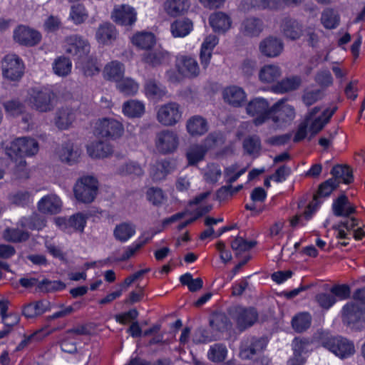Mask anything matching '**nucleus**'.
Masks as SVG:
<instances>
[{"label": "nucleus", "mask_w": 365, "mask_h": 365, "mask_svg": "<svg viewBox=\"0 0 365 365\" xmlns=\"http://www.w3.org/2000/svg\"><path fill=\"white\" fill-rule=\"evenodd\" d=\"M28 103L33 110L38 113H48L56 106L57 97L49 89L34 88L29 91Z\"/></svg>", "instance_id": "1"}, {"label": "nucleus", "mask_w": 365, "mask_h": 365, "mask_svg": "<svg viewBox=\"0 0 365 365\" xmlns=\"http://www.w3.org/2000/svg\"><path fill=\"white\" fill-rule=\"evenodd\" d=\"M39 149L38 143L30 137H22L15 139L11 142L7 153L11 158L19 157L18 168L20 171L26 166V161L22 159L24 156H33L36 155ZM19 172V170H17Z\"/></svg>", "instance_id": "2"}, {"label": "nucleus", "mask_w": 365, "mask_h": 365, "mask_svg": "<svg viewBox=\"0 0 365 365\" xmlns=\"http://www.w3.org/2000/svg\"><path fill=\"white\" fill-rule=\"evenodd\" d=\"M98 182L93 176H83L78 180L73 187L76 198L83 203H91L98 192Z\"/></svg>", "instance_id": "3"}, {"label": "nucleus", "mask_w": 365, "mask_h": 365, "mask_svg": "<svg viewBox=\"0 0 365 365\" xmlns=\"http://www.w3.org/2000/svg\"><path fill=\"white\" fill-rule=\"evenodd\" d=\"M342 321L351 329L365 328V306L357 302H349L342 309Z\"/></svg>", "instance_id": "4"}, {"label": "nucleus", "mask_w": 365, "mask_h": 365, "mask_svg": "<svg viewBox=\"0 0 365 365\" xmlns=\"http://www.w3.org/2000/svg\"><path fill=\"white\" fill-rule=\"evenodd\" d=\"M229 314L236 323V327L240 331L253 326L258 320V312L254 307L234 306L229 308Z\"/></svg>", "instance_id": "5"}, {"label": "nucleus", "mask_w": 365, "mask_h": 365, "mask_svg": "<svg viewBox=\"0 0 365 365\" xmlns=\"http://www.w3.org/2000/svg\"><path fill=\"white\" fill-rule=\"evenodd\" d=\"M286 102L287 100L283 98L278 101L271 107L269 119L278 128L289 123L295 117L294 107Z\"/></svg>", "instance_id": "6"}, {"label": "nucleus", "mask_w": 365, "mask_h": 365, "mask_svg": "<svg viewBox=\"0 0 365 365\" xmlns=\"http://www.w3.org/2000/svg\"><path fill=\"white\" fill-rule=\"evenodd\" d=\"M64 48L67 54L72 56L78 61L87 59L90 51L88 42L77 35L66 37Z\"/></svg>", "instance_id": "7"}, {"label": "nucleus", "mask_w": 365, "mask_h": 365, "mask_svg": "<svg viewBox=\"0 0 365 365\" xmlns=\"http://www.w3.org/2000/svg\"><path fill=\"white\" fill-rule=\"evenodd\" d=\"M246 110L248 115L254 117L253 123L258 126L269 119L271 107L266 99L256 98L247 103Z\"/></svg>", "instance_id": "8"}, {"label": "nucleus", "mask_w": 365, "mask_h": 365, "mask_svg": "<svg viewBox=\"0 0 365 365\" xmlns=\"http://www.w3.org/2000/svg\"><path fill=\"white\" fill-rule=\"evenodd\" d=\"M157 120L164 126H173L182 118L180 106L175 102H169L160 106L156 114Z\"/></svg>", "instance_id": "9"}, {"label": "nucleus", "mask_w": 365, "mask_h": 365, "mask_svg": "<svg viewBox=\"0 0 365 365\" xmlns=\"http://www.w3.org/2000/svg\"><path fill=\"white\" fill-rule=\"evenodd\" d=\"M179 138L176 132L163 130L156 134L155 145L158 153L166 155L173 153L178 146Z\"/></svg>", "instance_id": "10"}, {"label": "nucleus", "mask_w": 365, "mask_h": 365, "mask_svg": "<svg viewBox=\"0 0 365 365\" xmlns=\"http://www.w3.org/2000/svg\"><path fill=\"white\" fill-rule=\"evenodd\" d=\"M2 71L4 77L11 81H19L24 73L22 60L16 54H7L2 61Z\"/></svg>", "instance_id": "11"}, {"label": "nucleus", "mask_w": 365, "mask_h": 365, "mask_svg": "<svg viewBox=\"0 0 365 365\" xmlns=\"http://www.w3.org/2000/svg\"><path fill=\"white\" fill-rule=\"evenodd\" d=\"M323 345L341 359L347 358L355 352L353 342L341 336L329 338L323 342Z\"/></svg>", "instance_id": "12"}, {"label": "nucleus", "mask_w": 365, "mask_h": 365, "mask_svg": "<svg viewBox=\"0 0 365 365\" xmlns=\"http://www.w3.org/2000/svg\"><path fill=\"white\" fill-rule=\"evenodd\" d=\"M339 187V182L336 179H329L320 185L317 192L314 195L313 200L309 203L307 207L304 215L307 220L311 218L312 214L316 211L321 201L319 200V197H325L329 196L331 192Z\"/></svg>", "instance_id": "13"}, {"label": "nucleus", "mask_w": 365, "mask_h": 365, "mask_svg": "<svg viewBox=\"0 0 365 365\" xmlns=\"http://www.w3.org/2000/svg\"><path fill=\"white\" fill-rule=\"evenodd\" d=\"M97 135L103 138L115 139L120 138L124 131L123 125L113 118L99 120L96 128Z\"/></svg>", "instance_id": "14"}, {"label": "nucleus", "mask_w": 365, "mask_h": 365, "mask_svg": "<svg viewBox=\"0 0 365 365\" xmlns=\"http://www.w3.org/2000/svg\"><path fill=\"white\" fill-rule=\"evenodd\" d=\"M267 342L263 338L249 337L241 342L240 356L242 359H250L261 354L265 349Z\"/></svg>", "instance_id": "15"}, {"label": "nucleus", "mask_w": 365, "mask_h": 365, "mask_svg": "<svg viewBox=\"0 0 365 365\" xmlns=\"http://www.w3.org/2000/svg\"><path fill=\"white\" fill-rule=\"evenodd\" d=\"M111 19L118 24L131 26L137 20V13L133 7L128 4L118 5L115 6L111 13Z\"/></svg>", "instance_id": "16"}, {"label": "nucleus", "mask_w": 365, "mask_h": 365, "mask_svg": "<svg viewBox=\"0 0 365 365\" xmlns=\"http://www.w3.org/2000/svg\"><path fill=\"white\" fill-rule=\"evenodd\" d=\"M259 50L266 57L275 58L282 53L284 43L280 38L269 36L260 41Z\"/></svg>", "instance_id": "17"}, {"label": "nucleus", "mask_w": 365, "mask_h": 365, "mask_svg": "<svg viewBox=\"0 0 365 365\" xmlns=\"http://www.w3.org/2000/svg\"><path fill=\"white\" fill-rule=\"evenodd\" d=\"M14 40L21 44L33 46L41 41V34L25 26H19L14 34Z\"/></svg>", "instance_id": "18"}, {"label": "nucleus", "mask_w": 365, "mask_h": 365, "mask_svg": "<svg viewBox=\"0 0 365 365\" xmlns=\"http://www.w3.org/2000/svg\"><path fill=\"white\" fill-rule=\"evenodd\" d=\"M280 30L284 37L292 41L299 39L303 35V26L297 20L286 17L282 20Z\"/></svg>", "instance_id": "19"}, {"label": "nucleus", "mask_w": 365, "mask_h": 365, "mask_svg": "<svg viewBox=\"0 0 365 365\" xmlns=\"http://www.w3.org/2000/svg\"><path fill=\"white\" fill-rule=\"evenodd\" d=\"M310 345L307 339L295 338L292 342L294 356L288 361L289 365H304L305 359L302 354L309 351Z\"/></svg>", "instance_id": "20"}, {"label": "nucleus", "mask_w": 365, "mask_h": 365, "mask_svg": "<svg viewBox=\"0 0 365 365\" xmlns=\"http://www.w3.org/2000/svg\"><path fill=\"white\" fill-rule=\"evenodd\" d=\"M356 207L352 204L345 195H340L332 205V211L336 217H349L356 212Z\"/></svg>", "instance_id": "21"}, {"label": "nucleus", "mask_w": 365, "mask_h": 365, "mask_svg": "<svg viewBox=\"0 0 365 365\" xmlns=\"http://www.w3.org/2000/svg\"><path fill=\"white\" fill-rule=\"evenodd\" d=\"M264 27V24L261 19L250 16L243 20L240 30L244 36L257 37L262 32Z\"/></svg>", "instance_id": "22"}, {"label": "nucleus", "mask_w": 365, "mask_h": 365, "mask_svg": "<svg viewBox=\"0 0 365 365\" xmlns=\"http://www.w3.org/2000/svg\"><path fill=\"white\" fill-rule=\"evenodd\" d=\"M76 119L75 110L69 107H61L56 112L54 123L60 130H67Z\"/></svg>", "instance_id": "23"}, {"label": "nucleus", "mask_w": 365, "mask_h": 365, "mask_svg": "<svg viewBox=\"0 0 365 365\" xmlns=\"http://www.w3.org/2000/svg\"><path fill=\"white\" fill-rule=\"evenodd\" d=\"M177 67L179 73L188 78H195L200 74V67L197 61L189 56L178 58Z\"/></svg>", "instance_id": "24"}, {"label": "nucleus", "mask_w": 365, "mask_h": 365, "mask_svg": "<svg viewBox=\"0 0 365 365\" xmlns=\"http://www.w3.org/2000/svg\"><path fill=\"white\" fill-rule=\"evenodd\" d=\"M117 34V30L113 24L110 22H104L98 27L96 38L99 43L108 45L116 39Z\"/></svg>", "instance_id": "25"}, {"label": "nucleus", "mask_w": 365, "mask_h": 365, "mask_svg": "<svg viewBox=\"0 0 365 365\" xmlns=\"http://www.w3.org/2000/svg\"><path fill=\"white\" fill-rule=\"evenodd\" d=\"M223 98L232 106L240 107L245 101L246 94L242 88L232 86L224 90Z\"/></svg>", "instance_id": "26"}, {"label": "nucleus", "mask_w": 365, "mask_h": 365, "mask_svg": "<svg viewBox=\"0 0 365 365\" xmlns=\"http://www.w3.org/2000/svg\"><path fill=\"white\" fill-rule=\"evenodd\" d=\"M169 54L167 51L162 49H155L153 51H146L142 55V61L152 66L155 67L168 63Z\"/></svg>", "instance_id": "27"}, {"label": "nucleus", "mask_w": 365, "mask_h": 365, "mask_svg": "<svg viewBox=\"0 0 365 365\" xmlns=\"http://www.w3.org/2000/svg\"><path fill=\"white\" fill-rule=\"evenodd\" d=\"M58 154L62 162L72 165L78 161L81 152L78 148L74 147L73 143L68 141L62 144Z\"/></svg>", "instance_id": "28"}, {"label": "nucleus", "mask_w": 365, "mask_h": 365, "mask_svg": "<svg viewBox=\"0 0 365 365\" xmlns=\"http://www.w3.org/2000/svg\"><path fill=\"white\" fill-rule=\"evenodd\" d=\"M61 201L56 195L43 197L38 203V210L43 213L56 214L60 212Z\"/></svg>", "instance_id": "29"}, {"label": "nucleus", "mask_w": 365, "mask_h": 365, "mask_svg": "<svg viewBox=\"0 0 365 365\" xmlns=\"http://www.w3.org/2000/svg\"><path fill=\"white\" fill-rule=\"evenodd\" d=\"M209 23L215 31L224 33L230 28L232 21L227 14L217 11L210 16Z\"/></svg>", "instance_id": "30"}, {"label": "nucleus", "mask_w": 365, "mask_h": 365, "mask_svg": "<svg viewBox=\"0 0 365 365\" xmlns=\"http://www.w3.org/2000/svg\"><path fill=\"white\" fill-rule=\"evenodd\" d=\"M186 128L192 136L202 135L208 130L207 122L200 115H194L187 120Z\"/></svg>", "instance_id": "31"}, {"label": "nucleus", "mask_w": 365, "mask_h": 365, "mask_svg": "<svg viewBox=\"0 0 365 365\" xmlns=\"http://www.w3.org/2000/svg\"><path fill=\"white\" fill-rule=\"evenodd\" d=\"M336 110V107L333 108L332 109L327 108L325 109L321 115L313 118L309 125V131L312 133V135H316L320 130H322L326 124H327L332 115L334 114Z\"/></svg>", "instance_id": "32"}, {"label": "nucleus", "mask_w": 365, "mask_h": 365, "mask_svg": "<svg viewBox=\"0 0 365 365\" xmlns=\"http://www.w3.org/2000/svg\"><path fill=\"white\" fill-rule=\"evenodd\" d=\"M331 174L333 176L331 179H336L339 185L341 182L350 184L354 180L352 168L347 165H336L332 168Z\"/></svg>", "instance_id": "33"}, {"label": "nucleus", "mask_w": 365, "mask_h": 365, "mask_svg": "<svg viewBox=\"0 0 365 365\" xmlns=\"http://www.w3.org/2000/svg\"><path fill=\"white\" fill-rule=\"evenodd\" d=\"M302 84V78L298 76H292L282 79L274 86V91L284 93L298 89Z\"/></svg>", "instance_id": "34"}, {"label": "nucleus", "mask_w": 365, "mask_h": 365, "mask_svg": "<svg viewBox=\"0 0 365 365\" xmlns=\"http://www.w3.org/2000/svg\"><path fill=\"white\" fill-rule=\"evenodd\" d=\"M88 153L92 158H106L113 153L111 145L103 141H96L88 146Z\"/></svg>", "instance_id": "35"}, {"label": "nucleus", "mask_w": 365, "mask_h": 365, "mask_svg": "<svg viewBox=\"0 0 365 365\" xmlns=\"http://www.w3.org/2000/svg\"><path fill=\"white\" fill-rule=\"evenodd\" d=\"M49 309V303L46 301H38L24 306L23 314L26 318H34L43 314Z\"/></svg>", "instance_id": "36"}, {"label": "nucleus", "mask_w": 365, "mask_h": 365, "mask_svg": "<svg viewBox=\"0 0 365 365\" xmlns=\"http://www.w3.org/2000/svg\"><path fill=\"white\" fill-rule=\"evenodd\" d=\"M18 225L23 228L39 230L46 226V220L44 217L34 213L31 216L21 217Z\"/></svg>", "instance_id": "37"}, {"label": "nucleus", "mask_w": 365, "mask_h": 365, "mask_svg": "<svg viewBox=\"0 0 365 365\" xmlns=\"http://www.w3.org/2000/svg\"><path fill=\"white\" fill-rule=\"evenodd\" d=\"M135 233V225L128 222H123L116 225L113 230L115 238L121 242L128 241Z\"/></svg>", "instance_id": "38"}, {"label": "nucleus", "mask_w": 365, "mask_h": 365, "mask_svg": "<svg viewBox=\"0 0 365 365\" xmlns=\"http://www.w3.org/2000/svg\"><path fill=\"white\" fill-rule=\"evenodd\" d=\"M192 29V22L188 19L175 21L170 26L172 34L175 37H184Z\"/></svg>", "instance_id": "39"}, {"label": "nucleus", "mask_w": 365, "mask_h": 365, "mask_svg": "<svg viewBox=\"0 0 365 365\" xmlns=\"http://www.w3.org/2000/svg\"><path fill=\"white\" fill-rule=\"evenodd\" d=\"M190 6L189 0H167L165 9L168 14L177 16L183 14Z\"/></svg>", "instance_id": "40"}, {"label": "nucleus", "mask_w": 365, "mask_h": 365, "mask_svg": "<svg viewBox=\"0 0 365 365\" xmlns=\"http://www.w3.org/2000/svg\"><path fill=\"white\" fill-rule=\"evenodd\" d=\"M103 73L106 78L110 81H114L117 83L123 76V64L118 61H112L106 66Z\"/></svg>", "instance_id": "41"}, {"label": "nucleus", "mask_w": 365, "mask_h": 365, "mask_svg": "<svg viewBox=\"0 0 365 365\" xmlns=\"http://www.w3.org/2000/svg\"><path fill=\"white\" fill-rule=\"evenodd\" d=\"M123 112L130 118H140L145 112V106L139 101L130 100L123 103Z\"/></svg>", "instance_id": "42"}, {"label": "nucleus", "mask_w": 365, "mask_h": 365, "mask_svg": "<svg viewBox=\"0 0 365 365\" xmlns=\"http://www.w3.org/2000/svg\"><path fill=\"white\" fill-rule=\"evenodd\" d=\"M340 22V17L336 11L331 8L325 9L321 16V23L327 29L336 28Z\"/></svg>", "instance_id": "43"}, {"label": "nucleus", "mask_w": 365, "mask_h": 365, "mask_svg": "<svg viewBox=\"0 0 365 365\" xmlns=\"http://www.w3.org/2000/svg\"><path fill=\"white\" fill-rule=\"evenodd\" d=\"M281 76V69L275 65H266L259 73V78L263 83H272Z\"/></svg>", "instance_id": "44"}, {"label": "nucleus", "mask_w": 365, "mask_h": 365, "mask_svg": "<svg viewBox=\"0 0 365 365\" xmlns=\"http://www.w3.org/2000/svg\"><path fill=\"white\" fill-rule=\"evenodd\" d=\"M30 237L27 231L21 230L18 228H6L4 231V239L10 242H22L26 241Z\"/></svg>", "instance_id": "45"}, {"label": "nucleus", "mask_w": 365, "mask_h": 365, "mask_svg": "<svg viewBox=\"0 0 365 365\" xmlns=\"http://www.w3.org/2000/svg\"><path fill=\"white\" fill-rule=\"evenodd\" d=\"M133 43L142 49H150L155 42L154 35L150 32H140L132 38Z\"/></svg>", "instance_id": "46"}, {"label": "nucleus", "mask_w": 365, "mask_h": 365, "mask_svg": "<svg viewBox=\"0 0 365 365\" xmlns=\"http://www.w3.org/2000/svg\"><path fill=\"white\" fill-rule=\"evenodd\" d=\"M243 148L250 155H259L261 150L260 138L257 135H253L245 138Z\"/></svg>", "instance_id": "47"}, {"label": "nucleus", "mask_w": 365, "mask_h": 365, "mask_svg": "<svg viewBox=\"0 0 365 365\" xmlns=\"http://www.w3.org/2000/svg\"><path fill=\"white\" fill-rule=\"evenodd\" d=\"M210 324L213 329L219 331H224L231 327L228 317L221 312L215 313L212 316Z\"/></svg>", "instance_id": "48"}, {"label": "nucleus", "mask_w": 365, "mask_h": 365, "mask_svg": "<svg viewBox=\"0 0 365 365\" xmlns=\"http://www.w3.org/2000/svg\"><path fill=\"white\" fill-rule=\"evenodd\" d=\"M227 354V349L224 344H215L210 347L207 358L212 362L220 363L225 359Z\"/></svg>", "instance_id": "49"}, {"label": "nucleus", "mask_w": 365, "mask_h": 365, "mask_svg": "<svg viewBox=\"0 0 365 365\" xmlns=\"http://www.w3.org/2000/svg\"><path fill=\"white\" fill-rule=\"evenodd\" d=\"M312 317L308 313H300L293 317L292 320V328L297 332H303L311 325Z\"/></svg>", "instance_id": "50"}, {"label": "nucleus", "mask_w": 365, "mask_h": 365, "mask_svg": "<svg viewBox=\"0 0 365 365\" xmlns=\"http://www.w3.org/2000/svg\"><path fill=\"white\" fill-rule=\"evenodd\" d=\"M71 62L69 58L65 56H60L54 61L53 70L59 76H66L71 73Z\"/></svg>", "instance_id": "51"}, {"label": "nucleus", "mask_w": 365, "mask_h": 365, "mask_svg": "<svg viewBox=\"0 0 365 365\" xmlns=\"http://www.w3.org/2000/svg\"><path fill=\"white\" fill-rule=\"evenodd\" d=\"M145 89L146 95L153 98H160L164 96L166 93L165 87L159 82L153 79L146 82Z\"/></svg>", "instance_id": "52"}, {"label": "nucleus", "mask_w": 365, "mask_h": 365, "mask_svg": "<svg viewBox=\"0 0 365 365\" xmlns=\"http://www.w3.org/2000/svg\"><path fill=\"white\" fill-rule=\"evenodd\" d=\"M145 195L147 200L155 206L161 205L166 199L163 190L158 187L148 188Z\"/></svg>", "instance_id": "53"}, {"label": "nucleus", "mask_w": 365, "mask_h": 365, "mask_svg": "<svg viewBox=\"0 0 365 365\" xmlns=\"http://www.w3.org/2000/svg\"><path fill=\"white\" fill-rule=\"evenodd\" d=\"M117 88L126 96L134 95L138 92V85L131 78H121L117 82Z\"/></svg>", "instance_id": "54"}, {"label": "nucleus", "mask_w": 365, "mask_h": 365, "mask_svg": "<svg viewBox=\"0 0 365 365\" xmlns=\"http://www.w3.org/2000/svg\"><path fill=\"white\" fill-rule=\"evenodd\" d=\"M119 174L122 175L141 176L144 172L142 167L135 162H128L123 164L118 168Z\"/></svg>", "instance_id": "55"}, {"label": "nucleus", "mask_w": 365, "mask_h": 365, "mask_svg": "<svg viewBox=\"0 0 365 365\" xmlns=\"http://www.w3.org/2000/svg\"><path fill=\"white\" fill-rule=\"evenodd\" d=\"M66 284L59 280L51 281L47 279L39 282L37 288L43 292H52L65 289Z\"/></svg>", "instance_id": "56"}, {"label": "nucleus", "mask_w": 365, "mask_h": 365, "mask_svg": "<svg viewBox=\"0 0 365 365\" xmlns=\"http://www.w3.org/2000/svg\"><path fill=\"white\" fill-rule=\"evenodd\" d=\"M256 245L255 241H247L242 237H236L231 243L232 249L236 252V255L248 251Z\"/></svg>", "instance_id": "57"}, {"label": "nucleus", "mask_w": 365, "mask_h": 365, "mask_svg": "<svg viewBox=\"0 0 365 365\" xmlns=\"http://www.w3.org/2000/svg\"><path fill=\"white\" fill-rule=\"evenodd\" d=\"M88 16V13L82 4H78L71 7L70 17L76 24L83 23Z\"/></svg>", "instance_id": "58"}, {"label": "nucleus", "mask_w": 365, "mask_h": 365, "mask_svg": "<svg viewBox=\"0 0 365 365\" xmlns=\"http://www.w3.org/2000/svg\"><path fill=\"white\" fill-rule=\"evenodd\" d=\"M205 153V149L202 146L195 145L190 148L187 152L186 156L190 165H195L202 160Z\"/></svg>", "instance_id": "59"}, {"label": "nucleus", "mask_w": 365, "mask_h": 365, "mask_svg": "<svg viewBox=\"0 0 365 365\" xmlns=\"http://www.w3.org/2000/svg\"><path fill=\"white\" fill-rule=\"evenodd\" d=\"M6 113L11 115H19L24 110V104L19 100H11L3 103Z\"/></svg>", "instance_id": "60"}, {"label": "nucleus", "mask_w": 365, "mask_h": 365, "mask_svg": "<svg viewBox=\"0 0 365 365\" xmlns=\"http://www.w3.org/2000/svg\"><path fill=\"white\" fill-rule=\"evenodd\" d=\"M323 93L319 89L306 91L302 96V101L307 106H310L322 99Z\"/></svg>", "instance_id": "61"}, {"label": "nucleus", "mask_w": 365, "mask_h": 365, "mask_svg": "<svg viewBox=\"0 0 365 365\" xmlns=\"http://www.w3.org/2000/svg\"><path fill=\"white\" fill-rule=\"evenodd\" d=\"M315 299L323 309H328L336 302V298L331 294L319 293L316 295Z\"/></svg>", "instance_id": "62"}, {"label": "nucleus", "mask_w": 365, "mask_h": 365, "mask_svg": "<svg viewBox=\"0 0 365 365\" xmlns=\"http://www.w3.org/2000/svg\"><path fill=\"white\" fill-rule=\"evenodd\" d=\"M86 223V217L82 213L73 215L68 220V227H73L76 230L80 232L83 231Z\"/></svg>", "instance_id": "63"}, {"label": "nucleus", "mask_w": 365, "mask_h": 365, "mask_svg": "<svg viewBox=\"0 0 365 365\" xmlns=\"http://www.w3.org/2000/svg\"><path fill=\"white\" fill-rule=\"evenodd\" d=\"M81 61L83 63L82 70L85 76H93L99 73L100 68L97 65L96 59L88 58L86 62Z\"/></svg>", "instance_id": "64"}]
</instances>
